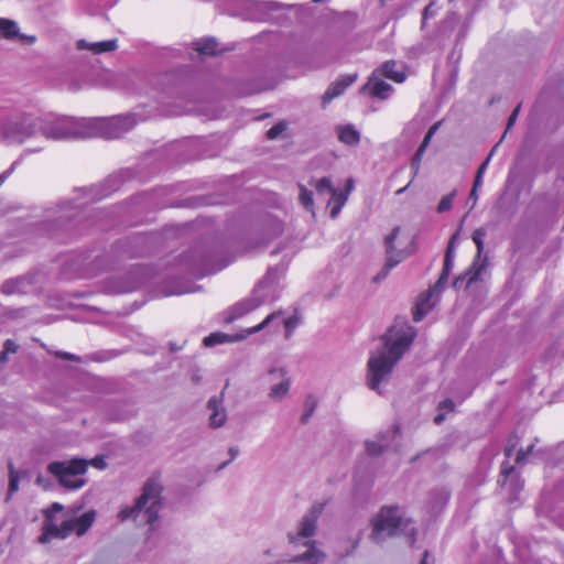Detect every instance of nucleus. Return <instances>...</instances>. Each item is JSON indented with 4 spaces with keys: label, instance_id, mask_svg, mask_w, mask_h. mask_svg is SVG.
Returning a JSON list of instances; mask_svg holds the SVG:
<instances>
[{
    "label": "nucleus",
    "instance_id": "nucleus-15",
    "mask_svg": "<svg viewBox=\"0 0 564 564\" xmlns=\"http://www.w3.org/2000/svg\"><path fill=\"white\" fill-rule=\"evenodd\" d=\"M317 512L306 514L299 524L296 536L290 535L291 542H299L301 539L311 538L316 530Z\"/></svg>",
    "mask_w": 564,
    "mask_h": 564
},
{
    "label": "nucleus",
    "instance_id": "nucleus-48",
    "mask_svg": "<svg viewBox=\"0 0 564 564\" xmlns=\"http://www.w3.org/2000/svg\"><path fill=\"white\" fill-rule=\"evenodd\" d=\"M246 18H247V19H256V18H257V15H254V14H251V13H250V14H247V15H246Z\"/></svg>",
    "mask_w": 564,
    "mask_h": 564
},
{
    "label": "nucleus",
    "instance_id": "nucleus-35",
    "mask_svg": "<svg viewBox=\"0 0 564 564\" xmlns=\"http://www.w3.org/2000/svg\"><path fill=\"white\" fill-rule=\"evenodd\" d=\"M284 130H285V124L280 122L268 130L267 137L270 140H274V139L279 138L283 133Z\"/></svg>",
    "mask_w": 564,
    "mask_h": 564
},
{
    "label": "nucleus",
    "instance_id": "nucleus-28",
    "mask_svg": "<svg viewBox=\"0 0 564 564\" xmlns=\"http://www.w3.org/2000/svg\"><path fill=\"white\" fill-rule=\"evenodd\" d=\"M324 554L319 552L316 547L312 546L310 550L301 557V561L307 562L310 564H319L324 561Z\"/></svg>",
    "mask_w": 564,
    "mask_h": 564
},
{
    "label": "nucleus",
    "instance_id": "nucleus-26",
    "mask_svg": "<svg viewBox=\"0 0 564 564\" xmlns=\"http://www.w3.org/2000/svg\"><path fill=\"white\" fill-rule=\"evenodd\" d=\"M456 239H457V235H454L449 241V245H448V249H447V252H446V257H445V264H444V273L443 275L440 278L437 284L441 286L443 283H445V280H446V276L448 274V271L451 270V268L453 267V257H452V252H453V249H454V245L456 242Z\"/></svg>",
    "mask_w": 564,
    "mask_h": 564
},
{
    "label": "nucleus",
    "instance_id": "nucleus-17",
    "mask_svg": "<svg viewBox=\"0 0 564 564\" xmlns=\"http://www.w3.org/2000/svg\"><path fill=\"white\" fill-rule=\"evenodd\" d=\"M118 47L116 40H107L99 42H88L86 40H79L77 42L78 50H87L93 54H102L107 52H112Z\"/></svg>",
    "mask_w": 564,
    "mask_h": 564
},
{
    "label": "nucleus",
    "instance_id": "nucleus-29",
    "mask_svg": "<svg viewBox=\"0 0 564 564\" xmlns=\"http://www.w3.org/2000/svg\"><path fill=\"white\" fill-rule=\"evenodd\" d=\"M454 403L451 400H445L438 405V413L435 416V422L441 423L446 419V415L454 411Z\"/></svg>",
    "mask_w": 564,
    "mask_h": 564
},
{
    "label": "nucleus",
    "instance_id": "nucleus-4",
    "mask_svg": "<svg viewBox=\"0 0 564 564\" xmlns=\"http://www.w3.org/2000/svg\"><path fill=\"white\" fill-rule=\"evenodd\" d=\"M412 531V522L405 512L395 506L382 507L371 520L372 541L380 543L384 539Z\"/></svg>",
    "mask_w": 564,
    "mask_h": 564
},
{
    "label": "nucleus",
    "instance_id": "nucleus-40",
    "mask_svg": "<svg viewBox=\"0 0 564 564\" xmlns=\"http://www.w3.org/2000/svg\"><path fill=\"white\" fill-rule=\"evenodd\" d=\"M513 473V467H506L503 466L502 467V470H501V475H502V478L499 479V484L502 486V487H506L508 485V478L509 476Z\"/></svg>",
    "mask_w": 564,
    "mask_h": 564
},
{
    "label": "nucleus",
    "instance_id": "nucleus-45",
    "mask_svg": "<svg viewBox=\"0 0 564 564\" xmlns=\"http://www.w3.org/2000/svg\"><path fill=\"white\" fill-rule=\"evenodd\" d=\"M246 6L248 7H261L263 6L262 3H259V2H254V1H251V0H241Z\"/></svg>",
    "mask_w": 564,
    "mask_h": 564
},
{
    "label": "nucleus",
    "instance_id": "nucleus-47",
    "mask_svg": "<svg viewBox=\"0 0 564 564\" xmlns=\"http://www.w3.org/2000/svg\"><path fill=\"white\" fill-rule=\"evenodd\" d=\"M463 282V278H459L455 281V286H458Z\"/></svg>",
    "mask_w": 564,
    "mask_h": 564
},
{
    "label": "nucleus",
    "instance_id": "nucleus-21",
    "mask_svg": "<svg viewBox=\"0 0 564 564\" xmlns=\"http://www.w3.org/2000/svg\"><path fill=\"white\" fill-rule=\"evenodd\" d=\"M336 133L340 142L354 147L360 141L359 131L351 124H341L336 128Z\"/></svg>",
    "mask_w": 564,
    "mask_h": 564
},
{
    "label": "nucleus",
    "instance_id": "nucleus-7",
    "mask_svg": "<svg viewBox=\"0 0 564 564\" xmlns=\"http://www.w3.org/2000/svg\"><path fill=\"white\" fill-rule=\"evenodd\" d=\"M86 118L75 119L68 117H52L36 118V128L39 127L42 133L53 140L68 139V138H88L87 128L82 124Z\"/></svg>",
    "mask_w": 564,
    "mask_h": 564
},
{
    "label": "nucleus",
    "instance_id": "nucleus-27",
    "mask_svg": "<svg viewBox=\"0 0 564 564\" xmlns=\"http://www.w3.org/2000/svg\"><path fill=\"white\" fill-rule=\"evenodd\" d=\"M195 48L200 54L213 55L217 53V43L214 39H204L195 43Z\"/></svg>",
    "mask_w": 564,
    "mask_h": 564
},
{
    "label": "nucleus",
    "instance_id": "nucleus-5",
    "mask_svg": "<svg viewBox=\"0 0 564 564\" xmlns=\"http://www.w3.org/2000/svg\"><path fill=\"white\" fill-rule=\"evenodd\" d=\"M415 232L409 225H397L384 237L386 268L390 270L415 251Z\"/></svg>",
    "mask_w": 564,
    "mask_h": 564
},
{
    "label": "nucleus",
    "instance_id": "nucleus-42",
    "mask_svg": "<svg viewBox=\"0 0 564 564\" xmlns=\"http://www.w3.org/2000/svg\"><path fill=\"white\" fill-rule=\"evenodd\" d=\"M469 197H470V199L474 200V203L471 205V208H473L476 205L477 200H478V188L473 187Z\"/></svg>",
    "mask_w": 564,
    "mask_h": 564
},
{
    "label": "nucleus",
    "instance_id": "nucleus-10",
    "mask_svg": "<svg viewBox=\"0 0 564 564\" xmlns=\"http://www.w3.org/2000/svg\"><path fill=\"white\" fill-rule=\"evenodd\" d=\"M36 131L35 117L24 113L17 119L0 122V141L23 142Z\"/></svg>",
    "mask_w": 564,
    "mask_h": 564
},
{
    "label": "nucleus",
    "instance_id": "nucleus-36",
    "mask_svg": "<svg viewBox=\"0 0 564 564\" xmlns=\"http://www.w3.org/2000/svg\"><path fill=\"white\" fill-rule=\"evenodd\" d=\"M424 152H425L424 150L419 148L416 153L413 156V160H412V163H411V166H412V170H413V177L417 174V172L420 170V165H421V161H422Z\"/></svg>",
    "mask_w": 564,
    "mask_h": 564
},
{
    "label": "nucleus",
    "instance_id": "nucleus-3",
    "mask_svg": "<svg viewBox=\"0 0 564 564\" xmlns=\"http://www.w3.org/2000/svg\"><path fill=\"white\" fill-rule=\"evenodd\" d=\"M95 518L96 513L93 510L79 516L66 514L63 512V506L54 503L45 511V520L39 542L48 544L55 539H66L72 533L80 536L93 525Z\"/></svg>",
    "mask_w": 564,
    "mask_h": 564
},
{
    "label": "nucleus",
    "instance_id": "nucleus-1",
    "mask_svg": "<svg viewBox=\"0 0 564 564\" xmlns=\"http://www.w3.org/2000/svg\"><path fill=\"white\" fill-rule=\"evenodd\" d=\"M415 332L406 323H395L386 334L383 345L370 352L367 361L366 382L369 389L382 394L393 369L410 347Z\"/></svg>",
    "mask_w": 564,
    "mask_h": 564
},
{
    "label": "nucleus",
    "instance_id": "nucleus-9",
    "mask_svg": "<svg viewBox=\"0 0 564 564\" xmlns=\"http://www.w3.org/2000/svg\"><path fill=\"white\" fill-rule=\"evenodd\" d=\"M82 124L87 128V137H102L107 139L119 138L135 124L132 116H118L111 118H86Z\"/></svg>",
    "mask_w": 564,
    "mask_h": 564
},
{
    "label": "nucleus",
    "instance_id": "nucleus-33",
    "mask_svg": "<svg viewBox=\"0 0 564 564\" xmlns=\"http://www.w3.org/2000/svg\"><path fill=\"white\" fill-rule=\"evenodd\" d=\"M19 474L12 467L9 474V492L12 495L19 490Z\"/></svg>",
    "mask_w": 564,
    "mask_h": 564
},
{
    "label": "nucleus",
    "instance_id": "nucleus-51",
    "mask_svg": "<svg viewBox=\"0 0 564 564\" xmlns=\"http://www.w3.org/2000/svg\"><path fill=\"white\" fill-rule=\"evenodd\" d=\"M430 11H431V7L426 8L425 15H427L430 13Z\"/></svg>",
    "mask_w": 564,
    "mask_h": 564
},
{
    "label": "nucleus",
    "instance_id": "nucleus-19",
    "mask_svg": "<svg viewBox=\"0 0 564 564\" xmlns=\"http://www.w3.org/2000/svg\"><path fill=\"white\" fill-rule=\"evenodd\" d=\"M365 89L371 94L372 96L384 99L389 97L391 93V86L378 77V74L375 73L372 77L369 79Z\"/></svg>",
    "mask_w": 564,
    "mask_h": 564
},
{
    "label": "nucleus",
    "instance_id": "nucleus-37",
    "mask_svg": "<svg viewBox=\"0 0 564 564\" xmlns=\"http://www.w3.org/2000/svg\"><path fill=\"white\" fill-rule=\"evenodd\" d=\"M18 349V345L12 340H7L4 344V350L2 351L0 356V360H6L7 355L11 352H15Z\"/></svg>",
    "mask_w": 564,
    "mask_h": 564
},
{
    "label": "nucleus",
    "instance_id": "nucleus-16",
    "mask_svg": "<svg viewBox=\"0 0 564 564\" xmlns=\"http://www.w3.org/2000/svg\"><path fill=\"white\" fill-rule=\"evenodd\" d=\"M209 424L213 427H220L227 421L226 409L223 404L221 398H212L208 402Z\"/></svg>",
    "mask_w": 564,
    "mask_h": 564
},
{
    "label": "nucleus",
    "instance_id": "nucleus-22",
    "mask_svg": "<svg viewBox=\"0 0 564 564\" xmlns=\"http://www.w3.org/2000/svg\"><path fill=\"white\" fill-rule=\"evenodd\" d=\"M274 314L279 315V317L273 319L268 326L274 325V327L278 328V326L282 324L284 327L285 337L289 338L300 324L299 316L295 314L291 316H284L281 312H275Z\"/></svg>",
    "mask_w": 564,
    "mask_h": 564
},
{
    "label": "nucleus",
    "instance_id": "nucleus-50",
    "mask_svg": "<svg viewBox=\"0 0 564 564\" xmlns=\"http://www.w3.org/2000/svg\"><path fill=\"white\" fill-rule=\"evenodd\" d=\"M351 186H352V181H348V191L351 189Z\"/></svg>",
    "mask_w": 564,
    "mask_h": 564
},
{
    "label": "nucleus",
    "instance_id": "nucleus-34",
    "mask_svg": "<svg viewBox=\"0 0 564 564\" xmlns=\"http://www.w3.org/2000/svg\"><path fill=\"white\" fill-rule=\"evenodd\" d=\"M440 124H441L440 122H436V123H434V124L430 128V130L427 131L426 135H425V137H424V139H423V142H422V143H421V145H420V149H422V150H424V151L427 149V147H429V144H430V142H431V140H432L433 135H434V134L436 133V131L438 130Z\"/></svg>",
    "mask_w": 564,
    "mask_h": 564
},
{
    "label": "nucleus",
    "instance_id": "nucleus-41",
    "mask_svg": "<svg viewBox=\"0 0 564 564\" xmlns=\"http://www.w3.org/2000/svg\"><path fill=\"white\" fill-rule=\"evenodd\" d=\"M519 110H520V107H517V108L512 111L511 116L509 117V120H508V127H507L508 129H510V128L514 124V122H516V120H517V118H518V115H519Z\"/></svg>",
    "mask_w": 564,
    "mask_h": 564
},
{
    "label": "nucleus",
    "instance_id": "nucleus-2",
    "mask_svg": "<svg viewBox=\"0 0 564 564\" xmlns=\"http://www.w3.org/2000/svg\"><path fill=\"white\" fill-rule=\"evenodd\" d=\"M163 486L158 479H149L133 505L122 506L118 512L121 522L132 521L138 528H144L150 538L160 527V513L163 508Z\"/></svg>",
    "mask_w": 564,
    "mask_h": 564
},
{
    "label": "nucleus",
    "instance_id": "nucleus-31",
    "mask_svg": "<svg viewBox=\"0 0 564 564\" xmlns=\"http://www.w3.org/2000/svg\"><path fill=\"white\" fill-rule=\"evenodd\" d=\"M455 195H456V193H455V192H453V193H451V194H448V195H445V196L441 199V202H440V204H438V206H437V212H438V213H445V212L449 210V209L452 208V205H453V200H454V198H455Z\"/></svg>",
    "mask_w": 564,
    "mask_h": 564
},
{
    "label": "nucleus",
    "instance_id": "nucleus-39",
    "mask_svg": "<svg viewBox=\"0 0 564 564\" xmlns=\"http://www.w3.org/2000/svg\"><path fill=\"white\" fill-rule=\"evenodd\" d=\"M20 284H21V281H19V280L9 281L3 285V292H6L8 294L14 293V292L19 291Z\"/></svg>",
    "mask_w": 564,
    "mask_h": 564
},
{
    "label": "nucleus",
    "instance_id": "nucleus-30",
    "mask_svg": "<svg viewBox=\"0 0 564 564\" xmlns=\"http://www.w3.org/2000/svg\"><path fill=\"white\" fill-rule=\"evenodd\" d=\"M315 188L317 191V194L319 196L323 195H329L330 192H333V186L330 184V181L328 178H322L315 183Z\"/></svg>",
    "mask_w": 564,
    "mask_h": 564
},
{
    "label": "nucleus",
    "instance_id": "nucleus-24",
    "mask_svg": "<svg viewBox=\"0 0 564 564\" xmlns=\"http://www.w3.org/2000/svg\"><path fill=\"white\" fill-rule=\"evenodd\" d=\"M381 74L397 83H402L405 79V74L402 68L394 62H387L380 69Z\"/></svg>",
    "mask_w": 564,
    "mask_h": 564
},
{
    "label": "nucleus",
    "instance_id": "nucleus-18",
    "mask_svg": "<svg viewBox=\"0 0 564 564\" xmlns=\"http://www.w3.org/2000/svg\"><path fill=\"white\" fill-rule=\"evenodd\" d=\"M440 285L436 284L434 288L429 290L426 294H423L415 306L413 318L415 322H420L423 316L433 307L434 302H431V299L440 292Z\"/></svg>",
    "mask_w": 564,
    "mask_h": 564
},
{
    "label": "nucleus",
    "instance_id": "nucleus-46",
    "mask_svg": "<svg viewBox=\"0 0 564 564\" xmlns=\"http://www.w3.org/2000/svg\"><path fill=\"white\" fill-rule=\"evenodd\" d=\"M522 460H524V454L522 452H519L517 455V462L520 463Z\"/></svg>",
    "mask_w": 564,
    "mask_h": 564
},
{
    "label": "nucleus",
    "instance_id": "nucleus-12",
    "mask_svg": "<svg viewBox=\"0 0 564 564\" xmlns=\"http://www.w3.org/2000/svg\"><path fill=\"white\" fill-rule=\"evenodd\" d=\"M278 317H279V315H276V314H270L260 324H258L253 327H250L248 329H245L241 333L235 334V335L226 334V333H221V332L213 333L204 338V345L206 347H214V346L226 344V343L241 341V340L246 339L247 337H249L250 335L261 332L262 329L268 327V325L273 319H275Z\"/></svg>",
    "mask_w": 564,
    "mask_h": 564
},
{
    "label": "nucleus",
    "instance_id": "nucleus-6",
    "mask_svg": "<svg viewBox=\"0 0 564 564\" xmlns=\"http://www.w3.org/2000/svg\"><path fill=\"white\" fill-rule=\"evenodd\" d=\"M268 383L267 398L272 403H282L290 397L292 376L282 358H273L264 372Z\"/></svg>",
    "mask_w": 564,
    "mask_h": 564
},
{
    "label": "nucleus",
    "instance_id": "nucleus-20",
    "mask_svg": "<svg viewBox=\"0 0 564 564\" xmlns=\"http://www.w3.org/2000/svg\"><path fill=\"white\" fill-rule=\"evenodd\" d=\"M356 80V75H346L340 77L334 84L329 86L324 95V99L329 101L338 96H340L345 89L350 86Z\"/></svg>",
    "mask_w": 564,
    "mask_h": 564
},
{
    "label": "nucleus",
    "instance_id": "nucleus-14",
    "mask_svg": "<svg viewBox=\"0 0 564 564\" xmlns=\"http://www.w3.org/2000/svg\"><path fill=\"white\" fill-rule=\"evenodd\" d=\"M485 236L486 231L482 228L476 229L473 234V240L477 246V257L474 261L471 270L467 273V288H470L474 282L481 280L482 271H485L487 267L486 260L481 259Z\"/></svg>",
    "mask_w": 564,
    "mask_h": 564
},
{
    "label": "nucleus",
    "instance_id": "nucleus-38",
    "mask_svg": "<svg viewBox=\"0 0 564 564\" xmlns=\"http://www.w3.org/2000/svg\"><path fill=\"white\" fill-rule=\"evenodd\" d=\"M88 462V467L89 466H93L97 469H105L107 464H106V459L104 456H97L90 460H87Z\"/></svg>",
    "mask_w": 564,
    "mask_h": 564
},
{
    "label": "nucleus",
    "instance_id": "nucleus-25",
    "mask_svg": "<svg viewBox=\"0 0 564 564\" xmlns=\"http://www.w3.org/2000/svg\"><path fill=\"white\" fill-rule=\"evenodd\" d=\"M387 446L388 442L386 435H379L376 438L366 442L367 452L371 455L381 453Z\"/></svg>",
    "mask_w": 564,
    "mask_h": 564
},
{
    "label": "nucleus",
    "instance_id": "nucleus-23",
    "mask_svg": "<svg viewBox=\"0 0 564 564\" xmlns=\"http://www.w3.org/2000/svg\"><path fill=\"white\" fill-rule=\"evenodd\" d=\"M330 198L328 200V206L330 207V217L335 218L338 216L341 207L345 205L348 193H341L336 188H333V192L329 193Z\"/></svg>",
    "mask_w": 564,
    "mask_h": 564
},
{
    "label": "nucleus",
    "instance_id": "nucleus-43",
    "mask_svg": "<svg viewBox=\"0 0 564 564\" xmlns=\"http://www.w3.org/2000/svg\"><path fill=\"white\" fill-rule=\"evenodd\" d=\"M490 158H491V154L487 158V160L479 166L478 171H477V174H480V175H484V173L486 172V169H487V165L490 161Z\"/></svg>",
    "mask_w": 564,
    "mask_h": 564
},
{
    "label": "nucleus",
    "instance_id": "nucleus-11",
    "mask_svg": "<svg viewBox=\"0 0 564 564\" xmlns=\"http://www.w3.org/2000/svg\"><path fill=\"white\" fill-rule=\"evenodd\" d=\"M0 40L20 46H32L37 42V36L24 33L18 21L0 17Z\"/></svg>",
    "mask_w": 564,
    "mask_h": 564
},
{
    "label": "nucleus",
    "instance_id": "nucleus-52",
    "mask_svg": "<svg viewBox=\"0 0 564 564\" xmlns=\"http://www.w3.org/2000/svg\"><path fill=\"white\" fill-rule=\"evenodd\" d=\"M425 562H426V558H424L421 564H425Z\"/></svg>",
    "mask_w": 564,
    "mask_h": 564
},
{
    "label": "nucleus",
    "instance_id": "nucleus-44",
    "mask_svg": "<svg viewBox=\"0 0 564 564\" xmlns=\"http://www.w3.org/2000/svg\"><path fill=\"white\" fill-rule=\"evenodd\" d=\"M481 185H482V175L476 174L473 187L479 188Z\"/></svg>",
    "mask_w": 564,
    "mask_h": 564
},
{
    "label": "nucleus",
    "instance_id": "nucleus-8",
    "mask_svg": "<svg viewBox=\"0 0 564 564\" xmlns=\"http://www.w3.org/2000/svg\"><path fill=\"white\" fill-rule=\"evenodd\" d=\"M87 469L88 462L82 458L53 462L47 466V470L58 480L59 485L72 490H77L85 486Z\"/></svg>",
    "mask_w": 564,
    "mask_h": 564
},
{
    "label": "nucleus",
    "instance_id": "nucleus-49",
    "mask_svg": "<svg viewBox=\"0 0 564 564\" xmlns=\"http://www.w3.org/2000/svg\"><path fill=\"white\" fill-rule=\"evenodd\" d=\"M405 189H406V187L400 188V189H398L397 194H402Z\"/></svg>",
    "mask_w": 564,
    "mask_h": 564
},
{
    "label": "nucleus",
    "instance_id": "nucleus-32",
    "mask_svg": "<svg viewBox=\"0 0 564 564\" xmlns=\"http://www.w3.org/2000/svg\"><path fill=\"white\" fill-rule=\"evenodd\" d=\"M300 200L302 203V205L307 208V209H312L313 207V198H312V193L308 192L305 187L301 186L300 188Z\"/></svg>",
    "mask_w": 564,
    "mask_h": 564
},
{
    "label": "nucleus",
    "instance_id": "nucleus-13",
    "mask_svg": "<svg viewBox=\"0 0 564 564\" xmlns=\"http://www.w3.org/2000/svg\"><path fill=\"white\" fill-rule=\"evenodd\" d=\"M270 296V288L268 284H260L257 286L251 296L245 299L238 303H236L229 310V316L227 317V322H232L236 318H239L249 312L259 307L262 303H264Z\"/></svg>",
    "mask_w": 564,
    "mask_h": 564
}]
</instances>
